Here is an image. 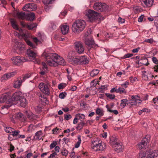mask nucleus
<instances>
[{
  "instance_id": "1",
  "label": "nucleus",
  "mask_w": 158,
  "mask_h": 158,
  "mask_svg": "<svg viewBox=\"0 0 158 158\" xmlns=\"http://www.w3.org/2000/svg\"><path fill=\"white\" fill-rule=\"evenodd\" d=\"M42 56L45 57L47 63L50 66L56 67L59 65H65V60L56 53H48L45 51L43 53Z\"/></svg>"
},
{
  "instance_id": "2",
  "label": "nucleus",
  "mask_w": 158,
  "mask_h": 158,
  "mask_svg": "<svg viewBox=\"0 0 158 158\" xmlns=\"http://www.w3.org/2000/svg\"><path fill=\"white\" fill-rule=\"evenodd\" d=\"M11 100L13 104H17L21 107H25L27 104L26 98L20 92L15 93L11 97Z\"/></svg>"
},
{
  "instance_id": "3",
  "label": "nucleus",
  "mask_w": 158,
  "mask_h": 158,
  "mask_svg": "<svg viewBox=\"0 0 158 158\" xmlns=\"http://www.w3.org/2000/svg\"><path fill=\"white\" fill-rule=\"evenodd\" d=\"M99 142L96 140L92 142L91 145L92 149L95 151H103L106 145L104 143H99Z\"/></svg>"
},
{
  "instance_id": "4",
  "label": "nucleus",
  "mask_w": 158,
  "mask_h": 158,
  "mask_svg": "<svg viewBox=\"0 0 158 158\" xmlns=\"http://www.w3.org/2000/svg\"><path fill=\"white\" fill-rule=\"evenodd\" d=\"M27 52L30 61H33L35 64H40L41 63L40 60L36 58V54L34 51L31 49H29L27 50Z\"/></svg>"
},
{
  "instance_id": "5",
  "label": "nucleus",
  "mask_w": 158,
  "mask_h": 158,
  "mask_svg": "<svg viewBox=\"0 0 158 158\" xmlns=\"http://www.w3.org/2000/svg\"><path fill=\"white\" fill-rule=\"evenodd\" d=\"M90 21L92 22L95 19H98L99 17V13L93 10H89L86 14Z\"/></svg>"
},
{
  "instance_id": "6",
  "label": "nucleus",
  "mask_w": 158,
  "mask_h": 158,
  "mask_svg": "<svg viewBox=\"0 0 158 158\" xmlns=\"http://www.w3.org/2000/svg\"><path fill=\"white\" fill-rule=\"evenodd\" d=\"M93 7L95 10L102 12L108 9V6L105 3L96 2L94 4Z\"/></svg>"
},
{
  "instance_id": "7",
  "label": "nucleus",
  "mask_w": 158,
  "mask_h": 158,
  "mask_svg": "<svg viewBox=\"0 0 158 158\" xmlns=\"http://www.w3.org/2000/svg\"><path fill=\"white\" fill-rule=\"evenodd\" d=\"M50 86L48 84V83H45L43 82L40 83L39 85L40 89L47 95H49L50 94Z\"/></svg>"
},
{
  "instance_id": "8",
  "label": "nucleus",
  "mask_w": 158,
  "mask_h": 158,
  "mask_svg": "<svg viewBox=\"0 0 158 158\" xmlns=\"http://www.w3.org/2000/svg\"><path fill=\"white\" fill-rule=\"evenodd\" d=\"M150 135H147L143 138L141 142L138 144L137 147L140 149H144L145 146L150 141Z\"/></svg>"
},
{
  "instance_id": "9",
  "label": "nucleus",
  "mask_w": 158,
  "mask_h": 158,
  "mask_svg": "<svg viewBox=\"0 0 158 158\" xmlns=\"http://www.w3.org/2000/svg\"><path fill=\"white\" fill-rule=\"evenodd\" d=\"M12 63L16 65L21 64L23 62H26L27 60L24 57L20 56H16L12 58Z\"/></svg>"
},
{
  "instance_id": "10",
  "label": "nucleus",
  "mask_w": 158,
  "mask_h": 158,
  "mask_svg": "<svg viewBox=\"0 0 158 158\" xmlns=\"http://www.w3.org/2000/svg\"><path fill=\"white\" fill-rule=\"evenodd\" d=\"M20 35L24 39L27 44L32 49H34L36 48L35 45L30 41L29 38L28 37L29 36L28 35L23 33H21Z\"/></svg>"
},
{
  "instance_id": "11",
  "label": "nucleus",
  "mask_w": 158,
  "mask_h": 158,
  "mask_svg": "<svg viewBox=\"0 0 158 158\" xmlns=\"http://www.w3.org/2000/svg\"><path fill=\"white\" fill-rule=\"evenodd\" d=\"M37 8V6L35 4L33 3H30L26 4L23 7V10H35Z\"/></svg>"
},
{
  "instance_id": "12",
  "label": "nucleus",
  "mask_w": 158,
  "mask_h": 158,
  "mask_svg": "<svg viewBox=\"0 0 158 158\" xmlns=\"http://www.w3.org/2000/svg\"><path fill=\"white\" fill-rule=\"evenodd\" d=\"M69 61L71 62V64L74 65L78 64L79 62V57L75 56L73 57L72 54L71 53H69L68 56Z\"/></svg>"
},
{
  "instance_id": "13",
  "label": "nucleus",
  "mask_w": 158,
  "mask_h": 158,
  "mask_svg": "<svg viewBox=\"0 0 158 158\" xmlns=\"http://www.w3.org/2000/svg\"><path fill=\"white\" fill-rule=\"evenodd\" d=\"M21 24L23 27L27 28L29 30H33L36 29L37 26L36 23L28 24L23 22H21Z\"/></svg>"
},
{
  "instance_id": "14",
  "label": "nucleus",
  "mask_w": 158,
  "mask_h": 158,
  "mask_svg": "<svg viewBox=\"0 0 158 158\" xmlns=\"http://www.w3.org/2000/svg\"><path fill=\"white\" fill-rule=\"evenodd\" d=\"M15 44L14 46L15 48H16V50H19L20 51H23L25 49V45L22 43L19 42L17 40H14Z\"/></svg>"
},
{
  "instance_id": "15",
  "label": "nucleus",
  "mask_w": 158,
  "mask_h": 158,
  "mask_svg": "<svg viewBox=\"0 0 158 158\" xmlns=\"http://www.w3.org/2000/svg\"><path fill=\"white\" fill-rule=\"evenodd\" d=\"M4 102L7 104L12 102L11 98H10V97L6 95H2L0 97V103Z\"/></svg>"
},
{
  "instance_id": "16",
  "label": "nucleus",
  "mask_w": 158,
  "mask_h": 158,
  "mask_svg": "<svg viewBox=\"0 0 158 158\" xmlns=\"http://www.w3.org/2000/svg\"><path fill=\"white\" fill-rule=\"evenodd\" d=\"M112 147L115 151L118 153L121 152L123 149V147L121 143L117 142Z\"/></svg>"
},
{
  "instance_id": "17",
  "label": "nucleus",
  "mask_w": 158,
  "mask_h": 158,
  "mask_svg": "<svg viewBox=\"0 0 158 158\" xmlns=\"http://www.w3.org/2000/svg\"><path fill=\"white\" fill-rule=\"evenodd\" d=\"M85 43L88 46V47L89 48H94L96 46L93 39L91 38L86 39Z\"/></svg>"
},
{
  "instance_id": "18",
  "label": "nucleus",
  "mask_w": 158,
  "mask_h": 158,
  "mask_svg": "<svg viewBox=\"0 0 158 158\" xmlns=\"http://www.w3.org/2000/svg\"><path fill=\"white\" fill-rule=\"evenodd\" d=\"M13 103L11 102L7 104V105L2 106L1 107V112L3 114H6L7 113L8 109L12 105Z\"/></svg>"
},
{
  "instance_id": "19",
  "label": "nucleus",
  "mask_w": 158,
  "mask_h": 158,
  "mask_svg": "<svg viewBox=\"0 0 158 158\" xmlns=\"http://www.w3.org/2000/svg\"><path fill=\"white\" fill-rule=\"evenodd\" d=\"M24 81L21 77L18 78L17 80L15 81L13 84V87L15 88H19L22 85V83Z\"/></svg>"
},
{
  "instance_id": "20",
  "label": "nucleus",
  "mask_w": 158,
  "mask_h": 158,
  "mask_svg": "<svg viewBox=\"0 0 158 158\" xmlns=\"http://www.w3.org/2000/svg\"><path fill=\"white\" fill-rule=\"evenodd\" d=\"M72 29L74 32H78L79 29V20L78 19L75 21L72 25Z\"/></svg>"
},
{
  "instance_id": "21",
  "label": "nucleus",
  "mask_w": 158,
  "mask_h": 158,
  "mask_svg": "<svg viewBox=\"0 0 158 158\" xmlns=\"http://www.w3.org/2000/svg\"><path fill=\"white\" fill-rule=\"evenodd\" d=\"M153 0H142V4L144 7H150L153 4Z\"/></svg>"
},
{
  "instance_id": "22",
  "label": "nucleus",
  "mask_w": 158,
  "mask_h": 158,
  "mask_svg": "<svg viewBox=\"0 0 158 158\" xmlns=\"http://www.w3.org/2000/svg\"><path fill=\"white\" fill-rule=\"evenodd\" d=\"M69 27L66 25H61V31L62 34L65 35L69 32Z\"/></svg>"
},
{
  "instance_id": "23",
  "label": "nucleus",
  "mask_w": 158,
  "mask_h": 158,
  "mask_svg": "<svg viewBox=\"0 0 158 158\" xmlns=\"http://www.w3.org/2000/svg\"><path fill=\"white\" fill-rule=\"evenodd\" d=\"M89 60L86 56H80V64H87Z\"/></svg>"
},
{
  "instance_id": "24",
  "label": "nucleus",
  "mask_w": 158,
  "mask_h": 158,
  "mask_svg": "<svg viewBox=\"0 0 158 158\" xmlns=\"http://www.w3.org/2000/svg\"><path fill=\"white\" fill-rule=\"evenodd\" d=\"M10 22L13 28L16 30H19L20 32L22 31V30L21 29H19L18 25L16 24V22L14 19H11L10 20Z\"/></svg>"
},
{
  "instance_id": "25",
  "label": "nucleus",
  "mask_w": 158,
  "mask_h": 158,
  "mask_svg": "<svg viewBox=\"0 0 158 158\" xmlns=\"http://www.w3.org/2000/svg\"><path fill=\"white\" fill-rule=\"evenodd\" d=\"M33 41L36 44L39 42H41L43 40L42 38V36L40 33L38 34L37 37H33L32 38Z\"/></svg>"
},
{
  "instance_id": "26",
  "label": "nucleus",
  "mask_w": 158,
  "mask_h": 158,
  "mask_svg": "<svg viewBox=\"0 0 158 158\" xmlns=\"http://www.w3.org/2000/svg\"><path fill=\"white\" fill-rule=\"evenodd\" d=\"M157 151L155 150L154 151L152 152H149L148 154L147 158H158L157 156L158 154L157 153Z\"/></svg>"
},
{
  "instance_id": "27",
  "label": "nucleus",
  "mask_w": 158,
  "mask_h": 158,
  "mask_svg": "<svg viewBox=\"0 0 158 158\" xmlns=\"http://www.w3.org/2000/svg\"><path fill=\"white\" fill-rule=\"evenodd\" d=\"M135 96H131V99H130L129 100L128 103L129 106H137V102H136V100H135Z\"/></svg>"
},
{
  "instance_id": "28",
  "label": "nucleus",
  "mask_w": 158,
  "mask_h": 158,
  "mask_svg": "<svg viewBox=\"0 0 158 158\" xmlns=\"http://www.w3.org/2000/svg\"><path fill=\"white\" fill-rule=\"evenodd\" d=\"M117 142V139L115 137L112 136L110 137L109 143L111 146H112Z\"/></svg>"
},
{
  "instance_id": "29",
  "label": "nucleus",
  "mask_w": 158,
  "mask_h": 158,
  "mask_svg": "<svg viewBox=\"0 0 158 158\" xmlns=\"http://www.w3.org/2000/svg\"><path fill=\"white\" fill-rule=\"evenodd\" d=\"M129 100L127 99H122L121 100L120 106L123 108L124 107L127 105L129 106Z\"/></svg>"
},
{
  "instance_id": "30",
  "label": "nucleus",
  "mask_w": 158,
  "mask_h": 158,
  "mask_svg": "<svg viewBox=\"0 0 158 158\" xmlns=\"http://www.w3.org/2000/svg\"><path fill=\"white\" fill-rule=\"evenodd\" d=\"M35 15L34 13H31L27 15L26 19L27 20L33 21L35 18Z\"/></svg>"
},
{
  "instance_id": "31",
  "label": "nucleus",
  "mask_w": 158,
  "mask_h": 158,
  "mask_svg": "<svg viewBox=\"0 0 158 158\" xmlns=\"http://www.w3.org/2000/svg\"><path fill=\"white\" fill-rule=\"evenodd\" d=\"M15 117L16 119L23 121L24 119V116L23 114L19 112L16 114Z\"/></svg>"
},
{
  "instance_id": "32",
  "label": "nucleus",
  "mask_w": 158,
  "mask_h": 158,
  "mask_svg": "<svg viewBox=\"0 0 158 158\" xmlns=\"http://www.w3.org/2000/svg\"><path fill=\"white\" fill-rule=\"evenodd\" d=\"M85 22L83 20H80V31H82L85 28Z\"/></svg>"
},
{
  "instance_id": "33",
  "label": "nucleus",
  "mask_w": 158,
  "mask_h": 158,
  "mask_svg": "<svg viewBox=\"0 0 158 158\" xmlns=\"http://www.w3.org/2000/svg\"><path fill=\"white\" fill-rule=\"evenodd\" d=\"M17 15L18 18L22 19H23L26 18L27 15L24 12H22L20 13H18Z\"/></svg>"
},
{
  "instance_id": "34",
  "label": "nucleus",
  "mask_w": 158,
  "mask_h": 158,
  "mask_svg": "<svg viewBox=\"0 0 158 158\" xmlns=\"http://www.w3.org/2000/svg\"><path fill=\"white\" fill-rule=\"evenodd\" d=\"M27 116L29 120L31 121H33L36 119V117L31 112H30L27 114Z\"/></svg>"
},
{
  "instance_id": "35",
  "label": "nucleus",
  "mask_w": 158,
  "mask_h": 158,
  "mask_svg": "<svg viewBox=\"0 0 158 158\" xmlns=\"http://www.w3.org/2000/svg\"><path fill=\"white\" fill-rule=\"evenodd\" d=\"M99 70L97 69H93L90 73L91 77H94L96 76L99 73Z\"/></svg>"
},
{
  "instance_id": "36",
  "label": "nucleus",
  "mask_w": 158,
  "mask_h": 158,
  "mask_svg": "<svg viewBox=\"0 0 158 158\" xmlns=\"http://www.w3.org/2000/svg\"><path fill=\"white\" fill-rule=\"evenodd\" d=\"M5 131L9 133H11L14 131V129L10 127H7L4 128Z\"/></svg>"
},
{
  "instance_id": "37",
  "label": "nucleus",
  "mask_w": 158,
  "mask_h": 158,
  "mask_svg": "<svg viewBox=\"0 0 158 158\" xmlns=\"http://www.w3.org/2000/svg\"><path fill=\"white\" fill-rule=\"evenodd\" d=\"M85 118V115L84 114H80V119H81V122H80V125H81L82 126H84L85 124V122L84 121Z\"/></svg>"
},
{
  "instance_id": "38",
  "label": "nucleus",
  "mask_w": 158,
  "mask_h": 158,
  "mask_svg": "<svg viewBox=\"0 0 158 158\" xmlns=\"http://www.w3.org/2000/svg\"><path fill=\"white\" fill-rule=\"evenodd\" d=\"M106 107L108 111L111 113H113L115 115H117L118 114V111L117 110H111L109 107L108 105H106Z\"/></svg>"
},
{
  "instance_id": "39",
  "label": "nucleus",
  "mask_w": 158,
  "mask_h": 158,
  "mask_svg": "<svg viewBox=\"0 0 158 158\" xmlns=\"http://www.w3.org/2000/svg\"><path fill=\"white\" fill-rule=\"evenodd\" d=\"M16 73L17 72L16 71H15L11 72H9L6 74L8 79H9L11 77H14Z\"/></svg>"
},
{
  "instance_id": "40",
  "label": "nucleus",
  "mask_w": 158,
  "mask_h": 158,
  "mask_svg": "<svg viewBox=\"0 0 158 158\" xmlns=\"http://www.w3.org/2000/svg\"><path fill=\"white\" fill-rule=\"evenodd\" d=\"M118 93L122 94H126V91L125 90V88L123 87H119L118 89Z\"/></svg>"
},
{
  "instance_id": "41",
  "label": "nucleus",
  "mask_w": 158,
  "mask_h": 158,
  "mask_svg": "<svg viewBox=\"0 0 158 158\" xmlns=\"http://www.w3.org/2000/svg\"><path fill=\"white\" fill-rule=\"evenodd\" d=\"M42 131H39L35 133V136L36 139L39 140L40 139V137L42 135Z\"/></svg>"
},
{
  "instance_id": "42",
  "label": "nucleus",
  "mask_w": 158,
  "mask_h": 158,
  "mask_svg": "<svg viewBox=\"0 0 158 158\" xmlns=\"http://www.w3.org/2000/svg\"><path fill=\"white\" fill-rule=\"evenodd\" d=\"M31 72L28 73H27L26 74L24 77H20L24 81L27 78L30 77L31 75Z\"/></svg>"
},
{
  "instance_id": "43",
  "label": "nucleus",
  "mask_w": 158,
  "mask_h": 158,
  "mask_svg": "<svg viewBox=\"0 0 158 158\" xmlns=\"http://www.w3.org/2000/svg\"><path fill=\"white\" fill-rule=\"evenodd\" d=\"M146 153L144 152L140 151L138 156V158H145L146 156Z\"/></svg>"
},
{
  "instance_id": "44",
  "label": "nucleus",
  "mask_w": 158,
  "mask_h": 158,
  "mask_svg": "<svg viewBox=\"0 0 158 158\" xmlns=\"http://www.w3.org/2000/svg\"><path fill=\"white\" fill-rule=\"evenodd\" d=\"M55 0H43V3L46 5L52 4Z\"/></svg>"
},
{
  "instance_id": "45",
  "label": "nucleus",
  "mask_w": 158,
  "mask_h": 158,
  "mask_svg": "<svg viewBox=\"0 0 158 158\" xmlns=\"http://www.w3.org/2000/svg\"><path fill=\"white\" fill-rule=\"evenodd\" d=\"M68 153V151L65 148H64L61 150V154L62 156H66Z\"/></svg>"
},
{
  "instance_id": "46",
  "label": "nucleus",
  "mask_w": 158,
  "mask_h": 158,
  "mask_svg": "<svg viewBox=\"0 0 158 158\" xmlns=\"http://www.w3.org/2000/svg\"><path fill=\"white\" fill-rule=\"evenodd\" d=\"M20 131L19 130H15L14 129V131L13 132H12L11 135L13 137L17 136L18 138V135H19V134L20 133Z\"/></svg>"
},
{
  "instance_id": "47",
  "label": "nucleus",
  "mask_w": 158,
  "mask_h": 158,
  "mask_svg": "<svg viewBox=\"0 0 158 158\" xmlns=\"http://www.w3.org/2000/svg\"><path fill=\"white\" fill-rule=\"evenodd\" d=\"M74 48L78 53H79V42H76L74 43Z\"/></svg>"
},
{
  "instance_id": "48",
  "label": "nucleus",
  "mask_w": 158,
  "mask_h": 158,
  "mask_svg": "<svg viewBox=\"0 0 158 158\" xmlns=\"http://www.w3.org/2000/svg\"><path fill=\"white\" fill-rule=\"evenodd\" d=\"M85 48L84 46L81 43H80V54L84 52Z\"/></svg>"
},
{
  "instance_id": "49",
  "label": "nucleus",
  "mask_w": 158,
  "mask_h": 158,
  "mask_svg": "<svg viewBox=\"0 0 158 158\" xmlns=\"http://www.w3.org/2000/svg\"><path fill=\"white\" fill-rule=\"evenodd\" d=\"M105 94L107 97L110 99H114L115 97L114 95L106 93Z\"/></svg>"
},
{
  "instance_id": "50",
  "label": "nucleus",
  "mask_w": 158,
  "mask_h": 158,
  "mask_svg": "<svg viewBox=\"0 0 158 158\" xmlns=\"http://www.w3.org/2000/svg\"><path fill=\"white\" fill-rule=\"evenodd\" d=\"M96 113L98 115H100L101 116L103 115V113L102 110L100 108H98L97 109L96 111Z\"/></svg>"
},
{
  "instance_id": "51",
  "label": "nucleus",
  "mask_w": 158,
  "mask_h": 158,
  "mask_svg": "<svg viewBox=\"0 0 158 158\" xmlns=\"http://www.w3.org/2000/svg\"><path fill=\"white\" fill-rule=\"evenodd\" d=\"M129 84V82L128 81H126L123 83V84L121 85V86L125 89L127 88Z\"/></svg>"
},
{
  "instance_id": "52",
  "label": "nucleus",
  "mask_w": 158,
  "mask_h": 158,
  "mask_svg": "<svg viewBox=\"0 0 158 158\" xmlns=\"http://www.w3.org/2000/svg\"><path fill=\"white\" fill-rule=\"evenodd\" d=\"M57 144V141H53L52 143L50 145V149H52L54 147H55L56 146V145Z\"/></svg>"
},
{
  "instance_id": "53",
  "label": "nucleus",
  "mask_w": 158,
  "mask_h": 158,
  "mask_svg": "<svg viewBox=\"0 0 158 158\" xmlns=\"http://www.w3.org/2000/svg\"><path fill=\"white\" fill-rule=\"evenodd\" d=\"M35 110L38 113H40L42 111V108L41 106H37L35 107Z\"/></svg>"
},
{
  "instance_id": "54",
  "label": "nucleus",
  "mask_w": 158,
  "mask_h": 158,
  "mask_svg": "<svg viewBox=\"0 0 158 158\" xmlns=\"http://www.w3.org/2000/svg\"><path fill=\"white\" fill-rule=\"evenodd\" d=\"M54 151L52 150V152H53V153L50 155V156L49 157V158H53L54 157L57 158V157L56 156H58L57 155V153H56V152H54Z\"/></svg>"
},
{
  "instance_id": "55",
  "label": "nucleus",
  "mask_w": 158,
  "mask_h": 158,
  "mask_svg": "<svg viewBox=\"0 0 158 158\" xmlns=\"http://www.w3.org/2000/svg\"><path fill=\"white\" fill-rule=\"evenodd\" d=\"M66 84L64 83L60 84L58 86V89H63L66 86Z\"/></svg>"
},
{
  "instance_id": "56",
  "label": "nucleus",
  "mask_w": 158,
  "mask_h": 158,
  "mask_svg": "<svg viewBox=\"0 0 158 158\" xmlns=\"http://www.w3.org/2000/svg\"><path fill=\"white\" fill-rule=\"evenodd\" d=\"M133 54L132 53H127L125 54L123 57L122 58L125 59L126 58H129L133 56Z\"/></svg>"
},
{
  "instance_id": "57",
  "label": "nucleus",
  "mask_w": 158,
  "mask_h": 158,
  "mask_svg": "<svg viewBox=\"0 0 158 158\" xmlns=\"http://www.w3.org/2000/svg\"><path fill=\"white\" fill-rule=\"evenodd\" d=\"M66 93L64 92V93H60L59 95V97L61 99H63L65 97L66 95Z\"/></svg>"
},
{
  "instance_id": "58",
  "label": "nucleus",
  "mask_w": 158,
  "mask_h": 158,
  "mask_svg": "<svg viewBox=\"0 0 158 158\" xmlns=\"http://www.w3.org/2000/svg\"><path fill=\"white\" fill-rule=\"evenodd\" d=\"M141 61H148V59L146 58H144L141 60H139L138 61L136 62V63L138 64H141V63H142Z\"/></svg>"
},
{
  "instance_id": "59",
  "label": "nucleus",
  "mask_w": 158,
  "mask_h": 158,
  "mask_svg": "<svg viewBox=\"0 0 158 158\" xmlns=\"http://www.w3.org/2000/svg\"><path fill=\"white\" fill-rule=\"evenodd\" d=\"M8 79L6 74H4L1 78L2 81H6Z\"/></svg>"
},
{
  "instance_id": "60",
  "label": "nucleus",
  "mask_w": 158,
  "mask_h": 158,
  "mask_svg": "<svg viewBox=\"0 0 158 158\" xmlns=\"http://www.w3.org/2000/svg\"><path fill=\"white\" fill-rule=\"evenodd\" d=\"M135 97L136 102H137V105H139V103H141V100L139 99V97L137 96H135Z\"/></svg>"
},
{
  "instance_id": "61",
  "label": "nucleus",
  "mask_w": 158,
  "mask_h": 158,
  "mask_svg": "<svg viewBox=\"0 0 158 158\" xmlns=\"http://www.w3.org/2000/svg\"><path fill=\"white\" fill-rule=\"evenodd\" d=\"M129 80H130V81L131 83H133L134 82L136 81H137V79L136 77H135L133 79V77H130Z\"/></svg>"
},
{
  "instance_id": "62",
  "label": "nucleus",
  "mask_w": 158,
  "mask_h": 158,
  "mask_svg": "<svg viewBox=\"0 0 158 158\" xmlns=\"http://www.w3.org/2000/svg\"><path fill=\"white\" fill-rule=\"evenodd\" d=\"M64 119L66 120H69V119L71 118L72 117L70 114L66 115L64 114Z\"/></svg>"
},
{
  "instance_id": "63",
  "label": "nucleus",
  "mask_w": 158,
  "mask_h": 158,
  "mask_svg": "<svg viewBox=\"0 0 158 158\" xmlns=\"http://www.w3.org/2000/svg\"><path fill=\"white\" fill-rule=\"evenodd\" d=\"M153 39H151V38L149 39H145V42L148 43H150L151 44L152 43H153Z\"/></svg>"
},
{
  "instance_id": "64",
  "label": "nucleus",
  "mask_w": 158,
  "mask_h": 158,
  "mask_svg": "<svg viewBox=\"0 0 158 158\" xmlns=\"http://www.w3.org/2000/svg\"><path fill=\"white\" fill-rule=\"evenodd\" d=\"M60 148L58 146H56L55 148V152H56V153L57 154V153H58L60 152Z\"/></svg>"
}]
</instances>
